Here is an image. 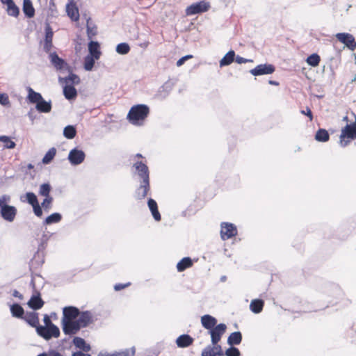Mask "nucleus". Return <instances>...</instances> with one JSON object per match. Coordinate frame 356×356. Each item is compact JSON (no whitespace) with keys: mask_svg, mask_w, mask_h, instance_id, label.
Listing matches in <instances>:
<instances>
[{"mask_svg":"<svg viewBox=\"0 0 356 356\" xmlns=\"http://www.w3.org/2000/svg\"><path fill=\"white\" fill-rule=\"evenodd\" d=\"M149 190V181H142L140 186L136 191V197L138 200H142L146 197L147 192Z\"/></svg>","mask_w":356,"mask_h":356,"instance_id":"2eb2a0df","label":"nucleus"},{"mask_svg":"<svg viewBox=\"0 0 356 356\" xmlns=\"http://www.w3.org/2000/svg\"><path fill=\"white\" fill-rule=\"evenodd\" d=\"M62 220V215L59 213H54L49 216H47L43 224L45 225H49L54 223H58Z\"/></svg>","mask_w":356,"mask_h":356,"instance_id":"c85d7f7f","label":"nucleus"},{"mask_svg":"<svg viewBox=\"0 0 356 356\" xmlns=\"http://www.w3.org/2000/svg\"><path fill=\"white\" fill-rule=\"evenodd\" d=\"M76 131L74 127L68 125L64 128L63 135L68 139H72L75 137Z\"/></svg>","mask_w":356,"mask_h":356,"instance_id":"58836bf2","label":"nucleus"},{"mask_svg":"<svg viewBox=\"0 0 356 356\" xmlns=\"http://www.w3.org/2000/svg\"><path fill=\"white\" fill-rule=\"evenodd\" d=\"M43 305L44 301L40 298L38 293L33 294L28 302V305L33 309H39Z\"/></svg>","mask_w":356,"mask_h":356,"instance_id":"aec40b11","label":"nucleus"},{"mask_svg":"<svg viewBox=\"0 0 356 356\" xmlns=\"http://www.w3.org/2000/svg\"><path fill=\"white\" fill-rule=\"evenodd\" d=\"M355 138H356V122L347 124L341 129L339 144L341 147H345Z\"/></svg>","mask_w":356,"mask_h":356,"instance_id":"7ed1b4c3","label":"nucleus"},{"mask_svg":"<svg viewBox=\"0 0 356 356\" xmlns=\"http://www.w3.org/2000/svg\"><path fill=\"white\" fill-rule=\"evenodd\" d=\"M28 99L30 102L33 104H38L41 100H42V95L37 92H35L31 88H28Z\"/></svg>","mask_w":356,"mask_h":356,"instance_id":"cd10ccee","label":"nucleus"},{"mask_svg":"<svg viewBox=\"0 0 356 356\" xmlns=\"http://www.w3.org/2000/svg\"><path fill=\"white\" fill-rule=\"evenodd\" d=\"M86 154L81 149L74 148L69 152L67 159L72 165H78L83 162Z\"/></svg>","mask_w":356,"mask_h":356,"instance_id":"39448f33","label":"nucleus"},{"mask_svg":"<svg viewBox=\"0 0 356 356\" xmlns=\"http://www.w3.org/2000/svg\"><path fill=\"white\" fill-rule=\"evenodd\" d=\"M149 114V108L144 104L134 106L130 109L127 119L134 125L140 126Z\"/></svg>","mask_w":356,"mask_h":356,"instance_id":"f03ea898","label":"nucleus"},{"mask_svg":"<svg viewBox=\"0 0 356 356\" xmlns=\"http://www.w3.org/2000/svg\"><path fill=\"white\" fill-rule=\"evenodd\" d=\"M185 61H186V60H185V58L184 57L181 58L180 59H179L177 60V66H178V67L181 66L185 63Z\"/></svg>","mask_w":356,"mask_h":356,"instance_id":"bf43d9fd","label":"nucleus"},{"mask_svg":"<svg viewBox=\"0 0 356 356\" xmlns=\"http://www.w3.org/2000/svg\"><path fill=\"white\" fill-rule=\"evenodd\" d=\"M193 265V261L189 257H184L177 264V269L179 272H182Z\"/></svg>","mask_w":356,"mask_h":356,"instance_id":"c756f323","label":"nucleus"},{"mask_svg":"<svg viewBox=\"0 0 356 356\" xmlns=\"http://www.w3.org/2000/svg\"><path fill=\"white\" fill-rule=\"evenodd\" d=\"M36 332L39 336L42 337L46 340H49L52 337L57 338L60 335V330L58 327V332L56 334L53 331H51V327L47 326H42L40 325L38 327H37Z\"/></svg>","mask_w":356,"mask_h":356,"instance_id":"f8f14e48","label":"nucleus"},{"mask_svg":"<svg viewBox=\"0 0 356 356\" xmlns=\"http://www.w3.org/2000/svg\"><path fill=\"white\" fill-rule=\"evenodd\" d=\"M97 60V59L93 58L92 56L87 55L84 58V69L86 71H91L93 68L95 60Z\"/></svg>","mask_w":356,"mask_h":356,"instance_id":"4c0bfd02","label":"nucleus"},{"mask_svg":"<svg viewBox=\"0 0 356 356\" xmlns=\"http://www.w3.org/2000/svg\"><path fill=\"white\" fill-rule=\"evenodd\" d=\"M65 84L73 86L74 84H78L80 82L79 77L74 74H70L67 77L63 79Z\"/></svg>","mask_w":356,"mask_h":356,"instance_id":"c03bdc74","label":"nucleus"},{"mask_svg":"<svg viewBox=\"0 0 356 356\" xmlns=\"http://www.w3.org/2000/svg\"><path fill=\"white\" fill-rule=\"evenodd\" d=\"M0 141L3 143V146L8 149H13L15 147V143L8 136H0Z\"/></svg>","mask_w":356,"mask_h":356,"instance_id":"49530a36","label":"nucleus"},{"mask_svg":"<svg viewBox=\"0 0 356 356\" xmlns=\"http://www.w3.org/2000/svg\"><path fill=\"white\" fill-rule=\"evenodd\" d=\"M201 323L205 329L211 331L216 325L217 320L212 316L207 314L201 317Z\"/></svg>","mask_w":356,"mask_h":356,"instance_id":"dca6fc26","label":"nucleus"},{"mask_svg":"<svg viewBox=\"0 0 356 356\" xmlns=\"http://www.w3.org/2000/svg\"><path fill=\"white\" fill-rule=\"evenodd\" d=\"M130 47L127 43H120L116 47V51L119 54L124 55L129 52Z\"/></svg>","mask_w":356,"mask_h":356,"instance_id":"de8ad7c7","label":"nucleus"},{"mask_svg":"<svg viewBox=\"0 0 356 356\" xmlns=\"http://www.w3.org/2000/svg\"><path fill=\"white\" fill-rule=\"evenodd\" d=\"M89 56H92L96 59H99L102 55L100 50V45L97 42L91 41L88 43Z\"/></svg>","mask_w":356,"mask_h":356,"instance_id":"a211bd4d","label":"nucleus"},{"mask_svg":"<svg viewBox=\"0 0 356 356\" xmlns=\"http://www.w3.org/2000/svg\"><path fill=\"white\" fill-rule=\"evenodd\" d=\"M1 2L3 3V4H6L7 6L10 4H12L13 1V0H1Z\"/></svg>","mask_w":356,"mask_h":356,"instance_id":"e2e57ef3","label":"nucleus"},{"mask_svg":"<svg viewBox=\"0 0 356 356\" xmlns=\"http://www.w3.org/2000/svg\"><path fill=\"white\" fill-rule=\"evenodd\" d=\"M269 83L270 85H275V86H277L278 85V83L276 82V81H269Z\"/></svg>","mask_w":356,"mask_h":356,"instance_id":"0e129e2a","label":"nucleus"},{"mask_svg":"<svg viewBox=\"0 0 356 356\" xmlns=\"http://www.w3.org/2000/svg\"><path fill=\"white\" fill-rule=\"evenodd\" d=\"M23 11L28 17H32L34 16L35 10L30 0H24Z\"/></svg>","mask_w":356,"mask_h":356,"instance_id":"7c9ffc66","label":"nucleus"},{"mask_svg":"<svg viewBox=\"0 0 356 356\" xmlns=\"http://www.w3.org/2000/svg\"><path fill=\"white\" fill-rule=\"evenodd\" d=\"M17 210L14 206L4 207L0 209V215L3 220L7 222H12L15 219L17 216Z\"/></svg>","mask_w":356,"mask_h":356,"instance_id":"9d476101","label":"nucleus"},{"mask_svg":"<svg viewBox=\"0 0 356 356\" xmlns=\"http://www.w3.org/2000/svg\"><path fill=\"white\" fill-rule=\"evenodd\" d=\"M275 72V67L271 64H261L254 69L250 70L253 76H260L264 74H270Z\"/></svg>","mask_w":356,"mask_h":356,"instance_id":"6e6552de","label":"nucleus"},{"mask_svg":"<svg viewBox=\"0 0 356 356\" xmlns=\"http://www.w3.org/2000/svg\"><path fill=\"white\" fill-rule=\"evenodd\" d=\"M129 284H130V283H127L126 284H118L115 285L114 289L115 291H120V290L125 288L126 286H128Z\"/></svg>","mask_w":356,"mask_h":356,"instance_id":"13d9d810","label":"nucleus"},{"mask_svg":"<svg viewBox=\"0 0 356 356\" xmlns=\"http://www.w3.org/2000/svg\"><path fill=\"white\" fill-rule=\"evenodd\" d=\"M66 11L67 15L73 21H78L79 18V14L77 7L74 3H70L66 6Z\"/></svg>","mask_w":356,"mask_h":356,"instance_id":"412c9836","label":"nucleus"},{"mask_svg":"<svg viewBox=\"0 0 356 356\" xmlns=\"http://www.w3.org/2000/svg\"><path fill=\"white\" fill-rule=\"evenodd\" d=\"M25 198H26V200L24 201H26L32 207H33V205L38 204V201L36 195L32 192L26 193L25 195ZM21 200L24 201L22 200V197H21Z\"/></svg>","mask_w":356,"mask_h":356,"instance_id":"a19ab883","label":"nucleus"},{"mask_svg":"<svg viewBox=\"0 0 356 356\" xmlns=\"http://www.w3.org/2000/svg\"><path fill=\"white\" fill-rule=\"evenodd\" d=\"M49 59L51 64L57 70H63L67 67V63L65 62V60L59 58L55 52L49 54Z\"/></svg>","mask_w":356,"mask_h":356,"instance_id":"f3484780","label":"nucleus"},{"mask_svg":"<svg viewBox=\"0 0 356 356\" xmlns=\"http://www.w3.org/2000/svg\"><path fill=\"white\" fill-rule=\"evenodd\" d=\"M62 325L67 334H76L81 327H86L92 322L90 312H79L74 307H66L63 311Z\"/></svg>","mask_w":356,"mask_h":356,"instance_id":"f257e3e1","label":"nucleus"},{"mask_svg":"<svg viewBox=\"0 0 356 356\" xmlns=\"http://www.w3.org/2000/svg\"><path fill=\"white\" fill-rule=\"evenodd\" d=\"M53 31L51 26L47 24L45 27V38L44 40L43 49L46 52H49L52 47Z\"/></svg>","mask_w":356,"mask_h":356,"instance_id":"ddd939ff","label":"nucleus"},{"mask_svg":"<svg viewBox=\"0 0 356 356\" xmlns=\"http://www.w3.org/2000/svg\"><path fill=\"white\" fill-rule=\"evenodd\" d=\"M32 207L33 212L36 216L41 217L42 216V207L40 205H39V204L33 205V207Z\"/></svg>","mask_w":356,"mask_h":356,"instance_id":"864d4df0","label":"nucleus"},{"mask_svg":"<svg viewBox=\"0 0 356 356\" xmlns=\"http://www.w3.org/2000/svg\"><path fill=\"white\" fill-rule=\"evenodd\" d=\"M72 356H90V355L84 354L79 351V352L74 353Z\"/></svg>","mask_w":356,"mask_h":356,"instance_id":"680f3d73","label":"nucleus"},{"mask_svg":"<svg viewBox=\"0 0 356 356\" xmlns=\"http://www.w3.org/2000/svg\"><path fill=\"white\" fill-rule=\"evenodd\" d=\"M63 94L66 99L71 100L75 99L77 92L73 86L65 84L63 88Z\"/></svg>","mask_w":356,"mask_h":356,"instance_id":"b1692460","label":"nucleus"},{"mask_svg":"<svg viewBox=\"0 0 356 356\" xmlns=\"http://www.w3.org/2000/svg\"><path fill=\"white\" fill-rule=\"evenodd\" d=\"M10 312L13 316L17 318H22L24 314V309L18 304L11 305Z\"/></svg>","mask_w":356,"mask_h":356,"instance_id":"c9c22d12","label":"nucleus"},{"mask_svg":"<svg viewBox=\"0 0 356 356\" xmlns=\"http://www.w3.org/2000/svg\"><path fill=\"white\" fill-rule=\"evenodd\" d=\"M74 345L79 349L84 352H88L90 350V346L86 343V341L81 337H75L73 339Z\"/></svg>","mask_w":356,"mask_h":356,"instance_id":"5701e85b","label":"nucleus"},{"mask_svg":"<svg viewBox=\"0 0 356 356\" xmlns=\"http://www.w3.org/2000/svg\"><path fill=\"white\" fill-rule=\"evenodd\" d=\"M335 37L350 50L354 51L356 49V42L353 35L348 33H339L335 35Z\"/></svg>","mask_w":356,"mask_h":356,"instance_id":"0eeeda50","label":"nucleus"},{"mask_svg":"<svg viewBox=\"0 0 356 356\" xmlns=\"http://www.w3.org/2000/svg\"><path fill=\"white\" fill-rule=\"evenodd\" d=\"M43 321L44 323V326H47V327H51V331H53L56 334L57 333L58 327L56 325H55L54 323H52L51 321L50 320L49 316L47 314H45L44 316Z\"/></svg>","mask_w":356,"mask_h":356,"instance_id":"09e8293b","label":"nucleus"},{"mask_svg":"<svg viewBox=\"0 0 356 356\" xmlns=\"http://www.w3.org/2000/svg\"><path fill=\"white\" fill-rule=\"evenodd\" d=\"M31 326L35 327L39 326L38 314L36 312H26L22 317Z\"/></svg>","mask_w":356,"mask_h":356,"instance_id":"6ab92c4d","label":"nucleus"},{"mask_svg":"<svg viewBox=\"0 0 356 356\" xmlns=\"http://www.w3.org/2000/svg\"><path fill=\"white\" fill-rule=\"evenodd\" d=\"M301 113L307 115L309 118L310 120H312L313 116L309 108H307L306 111H301Z\"/></svg>","mask_w":356,"mask_h":356,"instance_id":"4d7b16f0","label":"nucleus"},{"mask_svg":"<svg viewBox=\"0 0 356 356\" xmlns=\"http://www.w3.org/2000/svg\"><path fill=\"white\" fill-rule=\"evenodd\" d=\"M234 60L238 64L245 63H248V62H253L252 60L246 59V58H243L241 56H235Z\"/></svg>","mask_w":356,"mask_h":356,"instance_id":"6e6d98bb","label":"nucleus"},{"mask_svg":"<svg viewBox=\"0 0 356 356\" xmlns=\"http://www.w3.org/2000/svg\"><path fill=\"white\" fill-rule=\"evenodd\" d=\"M51 187L49 184L44 183L40 186L39 194L44 197H50L49 193L51 192Z\"/></svg>","mask_w":356,"mask_h":356,"instance_id":"ea45409f","label":"nucleus"},{"mask_svg":"<svg viewBox=\"0 0 356 356\" xmlns=\"http://www.w3.org/2000/svg\"><path fill=\"white\" fill-rule=\"evenodd\" d=\"M210 8V5L208 2L200 1L191 4L186 9V15H193L195 14L206 12Z\"/></svg>","mask_w":356,"mask_h":356,"instance_id":"423d86ee","label":"nucleus"},{"mask_svg":"<svg viewBox=\"0 0 356 356\" xmlns=\"http://www.w3.org/2000/svg\"><path fill=\"white\" fill-rule=\"evenodd\" d=\"M242 335L240 332H235L232 333L227 339V343L232 345H238L241 342Z\"/></svg>","mask_w":356,"mask_h":356,"instance_id":"72a5a7b5","label":"nucleus"},{"mask_svg":"<svg viewBox=\"0 0 356 356\" xmlns=\"http://www.w3.org/2000/svg\"><path fill=\"white\" fill-rule=\"evenodd\" d=\"M320 60V56L318 54H313L307 58V63L312 67H316L318 65Z\"/></svg>","mask_w":356,"mask_h":356,"instance_id":"a18cd8bd","label":"nucleus"},{"mask_svg":"<svg viewBox=\"0 0 356 356\" xmlns=\"http://www.w3.org/2000/svg\"><path fill=\"white\" fill-rule=\"evenodd\" d=\"M7 11L8 15L14 17H17L19 14L18 7L13 2L12 4L8 6Z\"/></svg>","mask_w":356,"mask_h":356,"instance_id":"8fccbe9b","label":"nucleus"},{"mask_svg":"<svg viewBox=\"0 0 356 356\" xmlns=\"http://www.w3.org/2000/svg\"><path fill=\"white\" fill-rule=\"evenodd\" d=\"M136 353V349L134 347L125 349L120 352H115L110 356H133ZM98 356H106L105 354L100 353Z\"/></svg>","mask_w":356,"mask_h":356,"instance_id":"473e14b6","label":"nucleus"},{"mask_svg":"<svg viewBox=\"0 0 356 356\" xmlns=\"http://www.w3.org/2000/svg\"><path fill=\"white\" fill-rule=\"evenodd\" d=\"M226 329V325L224 323H220L218 325H216L211 331H209L211 337V343L213 344L218 343L221 339V337L225 332Z\"/></svg>","mask_w":356,"mask_h":356,"instance_id":"9b49d317","label":"nucleus"},{"mask_svg":"<svg viewBox=\"0 0 356 356\" xmlns=\"http://www.w3.org/2000/svg\"><path fill=\"white\" fill-rule=\"evenodd\" d=\"M53 200L54 199L51 196L47 197L44 199L43 202L41 204V207H42L44 211L49 212L51 209Z\"/></svg>","mask_w":356,"mask_h":356,"instance_id":"37998d69","label":"nucleus"},{"mask_svg":"<svg viewBox=\"0 0 356 356\" xmlns=\"http://www.w3.org/2000/svg\"><path fill=\"white\" fill-rule=\"evenodd\" d=\"M11 198L8 195H3L0 197V209L4 207H8V203L10 202Z\"/></svg>","mask_w":356,"mask_h":356,"instance_id":"3c124183","label":"nucleus"},{"mask_svg":"<svg viewBox=\"0 0 356 356\" xmlns=\"http://www.w3.org/2000/svg\"><path fill=\"white\" fill-rule=\"evenodd\" d=\"M235 58V52L233 50L228 51L220 60V67H224L230 65Z\"/></svg>","mask_w":356,"mask_h":356,"instance_id":"393cba45","label":"nucleus"},{"mask_svg":"<svg viewBox=\"0 0 356 356\" xmlns=\"http://www.w3.org/2000/svg\"><path fill=\"white\" fill-rule=\"evenodd\" d=\"M329 138L328 132L323 129H320L315 135V139L319 142H327Z\"/></svg>","mask_w":356,"mask_h":356,"instance_id":"f704fd0d","label":"nucleus"},{"mask_svg":"<svg viewBox=\"0 0 356 356\" xmlns=\"http://www.w3.org/2000/svg\"><path fill=\"white\" fill-rule=\"evenodd\" d=\"M192 342L193 339L188 334L181 335L176 340L177 345L181 348L188 346Z\"/></svg>","mask_w":356,"mask_h":356,"instance_id":"a878e982","label":"nucleus"},{"mask_svg":"<svg viewBox=\"0 0 356 356\" xmlns=\"http://www.w3.org/2000/svg\"><path fill=\"white\" fill-rule=\"evenodd\" d=\"M0 104L7 106L10 104L8 96L6 94L0 93Z\"/></svg>","mask_w":356,"mask_h":356,"instance_id":"5fc2aeb1","label":"nucleus"},{"mask_svg":"<svg viewBox=\"0 0 356 356\" xmlns=\"http://www.w3.org/2000/svg\"><path fill=\"white\" fill-rule=\"evenodd\" d=\"M36 109L41 113H49L51 110V102H47L44 99L35 105Z\"/></svg>","mask_w":356,"mask_h":356,"instance_id":"bb28decb","label":"nucleus"},{"mask_svg":"<svg viewBox=\"0 0 356 356\" xmlns=\"http://www.w3.org/2000/svg\"><path fill=\"white\" fill-rule=\"evenodd\" d=\"M56 154V149L55 147H51V149H49L43 157L42 163L46 165L50 163L51 161L54 159Z\"/></svg>","mask_w":356,"mask_h":356,"instance_id":"e433bc0d","label":"nucleus"},{"mask_svg":"<svg viewBox=\"0 0 356 356\" xmlns=\"http://www.w3.org/2000/svg\"><path fill=\"white\" fill-rule=\"evenodd\" d=\"M135 173L142 179V181H149L148 167L142 161H136L134 164Z\"/></svg>","mask_w":356,"mask_h":356,"instance_id":"1a4fd4ad","label":"nucleus"},{"mask_svg":"<svg viewBox=\"0 0 356 356\" xmlns=\"http://www.w3.org/2000/svg\"><path fill=\"white\" fill-rule=\"evenodd\" d=\"M147 205L149 210L152 212L153 218L156 221L161 220V215L158 211L157 203L153 199H149L147 202Z\"/></svg>","mask_w":356,"mask_h":356,"instance_id":"4be33fe9","label":"nucleus"},{"mask_svg":"<svg viewBox=\"0 0 356 356\" xmlns=\"http://www.w3.org/2000/svg\"><path fill=\"white\" fill-rule=\"evenodd\" d=\"M225 356H240V352L238 348L231 347L226 350Z\"/></svg>","mask_w":356,"mask_h":356,"instance_id":"603ef678","label":"nucleus"},{"mask_svg":"<svg viewBox=\"0 0 356 356\" xmlns=\"http://www.w3.org/2000/svg\"><path fill=\"white\" fill-rule=\"evenodd\" d=\"M136 158H141L142 157V155L140 154H137L136 156H135Z\"/></svg>","mask_w":356,"mask_h":356,"instance_id":"774afa93","label":"nucleus"},{"mask_svg":"<svg viewBox=\"0 0 356 356\" xmlns=\"http://www.w3.org/2000/svg\"><path fill=\"white\" fill-rule=\"evenodd\" d=\"M264 307V301L261 300L255 299L252 300L250 305L251 311L255 314L260 313Z\"/></svg>","mask_w":356,"mask_h":356,"instance_id":"2f4dec72","label":"nucleus"},{"mask_svg":"<svg viewBox=\"0 0 356 356\" xmlns=\"http://www.w3.org/2000/svg\"><path fill=\"white\" fill-rule=\"evenodd\" d=\"M13 296L16 298H19V299H22V295L17 291V290H15L13 293Z\"/></svg>","mask_w":356,"mask_h":356,"instance_id":"052dcab7","label":"nucleus"},{"mask_svg":"<svg viewBox=\"0 0 356 356\" xmlns=\"http://www.w3.org/2000/svg\"><path fill=\"white\" fill-rule=\"evenodd\" d=\"M201 356H223V355L220 346L218 343H212L202 351Z\"/></svg>","mask_w":356,"mask_h":356,"instance_id":"4468645a","label":"nucleus"},{"mask_svg":"<svg viewBox=\"0 0 356 356\" xmlns=\"http://www.w3.org/2000/svg\"><path fill=\"white\" fill-rule=\"evenodd\" d=\"M97 34V27L90 19L87 21V35L89 39H91Z\"/></svg>","mask_w":356,"mask_h":356,"instance_id":"79ce46f5","label":"nucleus"},{"mask_svg":"<svg viewBox=\"0 0 356 356\" xmlns=\"http://www.w3.org/2000/svg\"><path fill=\"white\" fill-rule=\"evenodd\" d=\"M343 121H345V122H348V116H345V117H343Z\"/></svg>","mask_w":356,"mask_h":356,"instance_id":"338daca9","label":"nucleus"},{"mask_svg":"<svg viewBox=\"0 0 356 356\" xmlns=\"http://www.w3.org/2000/svg\"><path fill=\"white\" fill-rule=\"evenodd\" d=\"M220 229V237L223 241L227 240L237 234L236 227L229 222H222Z\"/></svg>","mask_w":356,"mask_h":356,"instance_id":"20e7f679","label":"nucleus"},{"mask_svg":"<svg viewBox=\"0 0 356 356\" xmlns=\"http://www.w3.org/2000/svg\"><path fill=\"white\" fill-rule=\"evenodd\" d=\"M193 56L191 55H187V56H184V58H185V60H188L190 58H191Z\"/></svg>","mask_w":356,"mask_h":356,"instance_id":"69168bd1","label":"nucleus"}]
</instances>
